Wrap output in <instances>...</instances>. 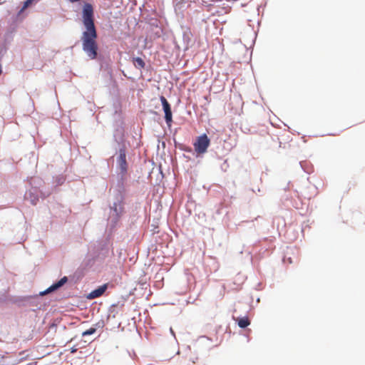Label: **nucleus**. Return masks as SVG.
Listing matches in <instances>:
<instances>
[{
    "instance_id": "5",
    "label": "nucleus",
    "mask_w": 365,
    "mask_h": 365,
    "mask_svg": "<svg viewBox=\"0 0 365 365\" xmlns=\"http://www.w3.org/2000/svg\"><path fill=\"white\" fill-rule=\"evenodd\" d=\"M107 287H108L107 284H105L102 286L98 287L97 289L93 290L92 292H91L89 293L88 298L90 299H96V298L101 297L106 292V290L107 289Z\"/></svg>"
},
{
    "instance_id": "1",
    "label": "nucleus",
    "mask_w": 365,
    "mask_h": 365,
    "mask_svg": "<svg viewBox=\"0 0 365 365\" xmlns=\"http://www.w3.org/2000/svg\"><path fill=\"white\" fill-rule=\"evenodd\" d=\"M83 22L86 31L81 36L83 50L91 59L98 55L97 32L94 25L93 9L91 4H85L83 9Z\"/></svg>"
},
{
    "instance_id": "4",
    "label": "nucleus",
    "mask_w": 365,
    "mask_h": 365,
    "mask_svg": "<svg viewBox=\"0 0 365 365\" xmlns=\"http://www.w3.org/2000/svg\"><path fill=\"white\" fill-rule=\"evenodd\" d=\"M118 164L123 173L127 170L126 153L123 148L119 150V155L118 157Z\"/></svg>"
},
{
    "instance_id": "8",
    "label": "nucleus",
    "mask_w": 365,
    "mask_h": 365,
    "mask_svg": "<svg viewBox=\"0 0 365 365\" xmlns=\"http://www.w3.org/2000/svg\"><path fill=\"white\" fill-rule=\"evenodd\" d=\"M25 199L29 200L32 205H36L38 201V195L34 194L31 191L26 192Z\"/></svg>"
},
{
    "instance_id": "6",
    "label": "nucleus",
    "mask_w": 365,
    "mask_h": 365,
    "mask_svg": "<svg viewBox=\"0 0 365 365\" xmlns=\"http://www.w3.org/2000/svg\"><path fill=\"white\" fill-rule=\"evenodd\" d=\"M68 281V278L66 277H63L58 282L54 283L51 287H49L46 291L41 293L42 295L50 293L53 291H55L62 287L64 284H66Z\"/></svg>"
},
{
    "instance_id": "12",
    "label": "nucleus",
    "mask_w": 365,
    "mask_h": 365,
    "mask_svg": "<svg viewBox=\"0 0 365 365\" xmlns=\"http://www.w3.org/2000/svg\"><path fill=\"white\" fill-rule=\"evenodd\" d=\"M34 0H26L24 2L23 7L21 9V11H24L26 9H27L33 2Z\"/></svg>"
},
{
    "instance_id": "13",
    "label": "nucleus",
    "mask_w": 365,
    "mask_h": 365,
    "mask_svg": "<svg viewBox=\"0 0 365 365\" xmlns=\"http://www.w3.org/2000/svg\"><path fill=\"white\" fill-rule=\"evenodd\" d=\"M76 351H77V349L75 346L71 348V353H75Z\"/></svg>"
},
{
    "instance_id": "11",
    "label": "nucleus",
    "mask_w": 365,
    "mask_h": 365,
    "mask_svg": "<svg viewBox=\"0 0 365 365\" xmlns=\"http://www.w3.org/2000/svg\"><path fill=\"white\" fill-rule=\"evenodd\" d=\"M96 331V329L94 328V327H91L90 329L86 330L85 331H83L82 333V336H88V335H91V334H95Z\"/></svg>"
},
{
    "instance_id": "7",
    "label": "nucleus",
    "mask_w": 365,
    "mask_h": 365,
    "mask_svg": "<svg viewBox=\"0 0 365 365\" xmlns=\"http://www.w3.org/2000/svg\"><path fill=\"white\" fill-rule=\"evenodd\" d=\"M115 212L117 217H119L123 212V203L121 200L114 202L113 206L111 207Z\"/></svg>"
},
{
    "instance_id": "2",
    "label": "nucleus",
    "mask_w": 365,
    "mask_h": 365,
    "mask_svg": "<svg viewBox=\"0 0 365 365\" xmlns=\"http://www.w3.org/2000/svg\"><path fill=\"white\" fill-rule=\"evenodd\" d=\"M210 145V140L206 134L198 136L193 143L195 151L199 155L206 153Z\"/></svg>"
},
{
    "instance_id": "9",
    "label": "nucleus",
    "mask_w": 365,
    "mask_h": 365,
    "mask_svg": "<svg viewBox=\"0 0 365 365\" xmlns=\"http://www.w3.org/2000/svg\"><path fill=\"white\" fill-rule=\"evenodd\" d=\"M237 324L240 328H246L250 324V321L247 317H242L237 319Z\"/></svg>"
},
{
    "instance_id": "3",
    "label": "nucleus",
    "mask_w": 365,
    "mask_h": 365,
    "mask_svg": "<svg viewBox=\"0 0 365 365\" xmlns=\"http://www.w3.org/2000/svg\"><path fill=\"white\" fill-rule=\"evenodd\" d=\"M160 100L162 103V106L163 108V110L165 112V120L168 126L171 125V123L173 121V115H172V111H171V107L167 99L163 96H161L160 98Z\"/></svg>"
},
{
    "instance_id": "10",
    "label": "nucleus",
    "mask_w": 365,
    "mask_h": 365,
    "mask_svg": "<svg viewBox=\"0 0 365 365\" xmlns=\"http://www.w3.org/2000/svg\"><path fill=\"white\" fill-rule=\"evenodd\" d=\"M133 62L134 66L138 68H143L145 65L144 61L140 57L133 58Z\"/></svg>"
}]
</instances>
